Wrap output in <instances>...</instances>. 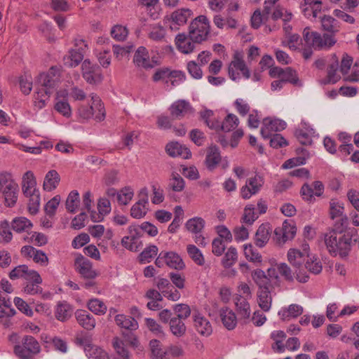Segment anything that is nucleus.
Wrapping results in <instances>:
<instances>
[{
  "label": "nucleus",
  "instance_id": "nucleus-1",
  "mask_svg": "<svg viewBox=\"0 0 359 359\" xmlns=\"http://www.w3.org/2000/svg\"><path fill=\"white\" fill-rule=\"evenodd\" d=\"M322 27L324 30L330 32L324 34L322 36L316 32H311L309 27H306L303 32V37L306 43L315 49L329 48L333 46L337 40L334 34L339 31V22L330 15H324L321 19Z\"/></svg>",
  "mask_w": 359,
  "mask_h": 359
},
{
  "label": "nucleus",
  "instance_id": "nucleus-2",
  "mask_svg": "<svg viewBox=\"0 0 359 359\" xmlns=\"http://www.w3.org/2000/svg\"><path fill=\"white\" fill-rule=\"evenodd\" d=\"M60 79V69L52 67L46 73L40 74L37 82L38 86L34 94V106L40 109L46 106L50 95L54 92Z\"/></svg>",
  "mask_w": 359,
  "mask_h": 359
},
{
  "label": "nucleus",
  "instance_id": "nucleus-3",
  "mask_svg": "<svg viewBox=\"0 0 359 359\" xmlns=\"http://www.w3.org/2000/svg\"><path fill=\"white\" fill-rule=\"evenodd\" d=\"M324 241L330 255L348 256L352 245V233L344 232L343 226L335 223L334 228L325 233Z\"/></svg>",
  "mask_w": 359,
  "mask_h": 359
},
{
  "label": "nucleus",
  "instance_id": "nucleus-4",
  "mask_svg": "<svg viewBox=\"0 0 359 359\" xmlns=\"http://www.w3.org/2000/svg\"><path fill=\"white\" fill-rule=\"evenodd\" d=\"M18 185L8 172L0 173V194L7 206H13L18 199Z\"/></svg>",
  "mask_w": 359,
  "mask_h": 359
},
{
  "label": "nucleus",
  "instance_id": "nucleus-5",
  "mask_svg": "<svg viewBox=\"0 0 359 359\" xmlns=\"http://www.w3.org/2000/svg\"><path fill=\"white\" fill-rule=\"evenodd\" d=\"M210 32V25L205 15H201L194 18L189 25V34L195 42L201 43L208 40Z\"/></svg>",
  "mask_w": 359,
  "mask_h": 359
},
{
  "label": "nucleus",
  "instance_id": "nucleus-6",
  "mask_svg": "<svg viewBox=\"0 0 359 359\" xmlns=\"http://www.w3.org/2000/svg\"><path fill=\"white\" fill-rule=\"evenodd\" d=\"M36 182L34 173L32 171H27L22 176V190L25 196L31 197L29 204V209L32 213H36L39 205V195L36 189Z\"/></svg>",
  "mask_w": 359,
  "mask_h": 359
},
{
  "label": "nucleus",
  "instance_id": "nucleus-7",
  "mask_svg": "<svg viewBox=\"0 0 359 359\" xmlns=\"http://www.w3.org/2000/svg\"><path fill=\"white\" fill-rule=\"evenodd\" d=\"M123 339L115 337L112 339V346L116 354L121 359H130V354L128 349V345L133 348L139 346V341L136 335L133 332L126 334L123 332Z\"/></svg>",
  "mask_w": 359,
  "mask_h": 359
},
{
  "label": "nucleus",
  "instance_id": "nucleus-8",
  "mask_svg": "<svg viewBox=\"0 0 359 359\" xmlns=\"http://www.w3.org/2000/svg\"><path fill=\"white\" fill-rule=\"evenodd\" d=\"M40 351L39 343L29 335H26L22 338L21 344L14 346V353L19 359H34V357Z\"/></svg>",
  "mask_w": 359,
  "mask_h": 359
},
{
  "label": "nucleus",
  "instance_id": "nucleus-9",
  "mask_svg": "<svg viewBox=\"0 0 359 359\" xmlns=\"http://www.w3.org/2000/svg\"><path fill=\"white\" fill-rule=\"evenodd\" d=\"M307 255L297 249H290L287 252L289 262L295 268L296 278L300 283H306L309 276L303 267Z\"/></svg>",
  "mask_w": 359,
  "mask_h": 359
},
{
  "label": "nucleus",
  "instance_id": "nucleus-10",
  "mask_svg": "<svg viewBox=\"0 0 359 359\" xmlns=\"http://www.w3.org/2000/svg\"><path fill=\"white\" fill-rule=\"evenodd\" d=\"M297 232V227L292 220H285L282 226L274 230L273 239L278 245H283L287 241L293 239Z\"/></svg>",
  "mask_w": 359,
  "mask_h": 359
},
{
  "label": "nucleus",
  "instance_id": "nucleus-11",
  "mask_svg": "<svg viewBox=\"0 0 359 359\" xmlns=\"http://www.w3.org/2000/svg\"><path fill=\"white\" fill-rule=\"evenodd\" d=\"M81 72L83 78L89 84L101 83L103 79L100 67L95 64H93L88 59L84 60L82 62Z\"/></svg>",
  "mask_w": 359,
  "mask_h": 359
},
{
  "label": "nucleus",
  "instance_id": "nucleus-12",
  "mask_svg": "<svg viewBox=\"0 0 359 359\" xmlns=\"http://www.w3.org/2000/svg\"><path fill=\"white\" fill-rule=\"evenodd\" d=\"M75 48L71 49L68 55L64 57L65 65L69 67H75L83 60L87 45L82 39L75 41Z\"/></svg>",
  "mask_w": 359,
  "mask_h": 359
},
{
  "label": "nucleus",
  "instance_id": "nucleus-13",
  "mask_svg": "<svg viewBox=\"0 0 359 359\" xmlns=\"http://www.w3.org/2000/svg\"><path fill=\"white\" fill-rule=\"evenodd\" d=\"M236 71H240L245 79H249L250 76V71L243 60V55L238 52L234 54L229 67V75L234 81L239 77V73Z\"/></svg>",
  "mask_w": 359,
  "mask_h": 359
},
{
  "label": "nucleus",
  "instance_id": "nucleus-14",
  "mask_svg": "<svg viewBox=\"0 0 359 359\" xmlns=\"http://www.w3.org/2000/svg\"><path fill=\"white\" fill-rule=\"evenodd\" d=\"M193 13L189 8H180L173 11L170 16H166L165 20L170 22V29L177 31L181 26L184 25Z\"/></svg>",
  "mask_w": 359,
  "mask_h": 359
},
{
  "label": "nucleus",
  "instance_id": "nucleus-15",
  "mask_svg": "<svg viewBox=\"0 0 359 359\" xmlns=\"http://www.w3.org/2000/svg\"><path fill=\"white\" fill-rule=\"evenodd\" d=\"M76 271L85 279H94L97 273L93 269L92 263L82 255H79L74 261Z\"/></svg>",
  "mask_w": 359,
  "mask_h": 359
},
{
  "label": "nucleus",
  "instance_id": "nucleus-16",
  "mask_svg": "<svg viewBox=\"0 0 359 359\" xmlns=\"http://www.w3.org/2000/svg\"><path fill=\"white\" fill-rule=\"evenodd\" d=\"M175 42L177 50L184 54L191 53L196 49V46L201 44V43L195 42L189 34L184 33L178 34L175 37Z\"/></svg>",
  "mask_w": 359,
  "mask_h": 359
},
{
  "label": "nucleus",
  "instance_id": "nucleus-17",
  "mask_svg": "<svg viewBox=\"0 0 359 359\" xmlns=\"http://www.w3.org/2000/svg\"><path fill=\"white\" fill-rule=\"evenodd\" d=\"M172 119L180 120L187 114L193 113L190 103L184 100L175 102L169 108Z\"/></svg>",
  "mask_w": 359,
  "mask_h": 359
},
{
  "label": "nucleus",
  "instance_id": "nucleus-18",
  "mask_svg": "<svg viewBox=\"0 0 359 359\" xmlns=\"http://www.w3.org/2000/svg\"><path fill=\"white\" fill-rule=\"evenodd\" d=\"M286 123L280 119H271L265 118L263 120V127L261 129V135L264 139H269L272 132L281 131L285 128Z\"/></svg>",
  "mask_w": 359,
  "mask_h": 359
},
{
  "label": "nucleus",
  "instance_id": "nucleus-19",
  "mask_svg": "<svg viewBox=\"0 0 359 359\" xmlns=\"http://www.w3.org/2000/svg\"><path fill=\"white\" fill-rule=\"evenodd\" d=\"M138 201L136 202L130 209L131 217L136 219L144 217L147 212V208H146V205L148 204V195L147 189H142L138 195Z\"/></svg>",
  "mask_w": 359,
  "mask_h": 359
},
{
  "label": "nucleus",
  "instance_id": "nucleus-20",
  "mask_svg": "<svg viewBox=\"0 0 359 359\" xmlns=\"http://www.w3.org/2000/svg\"><path fill=\"white\" fill-rule=\"evenodd\" d=\"M21 254L25 257L32 258L35 263L41 266H45L48 264V258L46 253L31 245L23 246L21 249Z\"/></svg>",
  "mask_w": 359,
  "mask_h": 359
},
{
  "label": "nucleus",
  "instance_id": "nucleus-21",
  "mask_svg": "<svg viewBox=\"0 0 359 359\" xmlns=\"http://www.w3.org/2000/svg\"><path fill=\"white\" fill-rule=\"evenodd\" d=\"M128 236H124L121 243H126L128 241H130L131 243L128 245V250L131 252H137L142 245L141 241H139L141 237V231L138 226H130L128 228Z\"/></svg>",
  "mask_w": 359,
  "mask_h": 359
},
{
  "label": "nucleus",
  "instance_id": "nucleus-22",
  "mask_svg": "<svg viewBox=\"0 0 359 359\" xmlns=\"http://www.w3.org/2000/svg\"><path fill=\"white\" fill-rule=\"evenodd\" d=\"M344 210L343 203H339L336 199H331L330 202V217L332 219L339 218V222L336 223H338L339 226H344L348 222L346 215H344Z\"/></svg>",
  "mask_w": 359,
  "mask_h": 359
},
{
  "label": "nucleus",
  "instance_id": "nucleus-23",
  "mask_svg": "<svg viewBox=\"0 0 359 359\" xmlns=\"http://www.w3.org/2000/svg\"><path fill=\"white\" fill-rule=\"evenodd\" d=\"M133 62L136 66L146 69H151L154 67V61L149 58V52L144 46H140L135 51Z\"/></svg>",
  "mask_w": 359,
  "mask_h": 359
},
{
  "label": "nucleus",
  "instance_id": "nucleus-24",
  "mask_svg": "<svg viewBox=\"0 0 359 359\" xmlns=\"http://www.w3.org/2000/svg\"><path fill=\"white\" fill-rule=\"evenodd\" d=\"M301 8L305 17L316 18L321 11L322 3L318 0H304Z\"/></svg>",
  "mask_w": 359,
  "mask_h": 359
},
{
  "label": "nucleus",
  "instance_id": "nucleus-25",
  "mask_svg": "<svg viewBox=\"0 0 359 359\" xmlns=\"http://www.w3.org/2000/svg\"><path fill=\"white\" fill-rule=\"evenodd\" d=\"M222 161V156L219 148L212 145L208 148L205 163L209 170H215Z\"/></svg>",
  "mask_w": 359,
  "mask_h": 359
},
{
  "label": "nucleus",
  "instance_id": "nucleus-26",
  "mask_svg": "<svg viewBox=\"0 0 359 359\" xmlns=\"http://www.w3.org/2000/svg\"><path fill=\"white\" fill-rule=\"evenodd\" d=\"M165 150L168 154L172 157L180 156L184 159H188L191 156L190 150L178 142L168 143L165 147Z\"/></svg>",
  "mask_w": 359,
  "mask_h": 359
},
{
  "label": "nucleus",
  "instance_id": "nucleus-27",
  "mask_svg": "<svg viewBox=\"0 0 359 359\" xmlns=\"http://www.w3.org/2000/svg\"><path fill=\"white\" fill-rule=\"evenodd\" d=\"M333 62L329 65L327 67V75L326 78L320 80V83L322 85H327L329 83H335L340 79V75L337 74V72L339 67L338 59L335 55L332 56Z\"/></svg>",
  "mask_w": 359,
  "mask_h": 359
},
{
  "label": "nucleus",
  "instance_id": "nucleus-28",
  "mask_svg": "<svg viewBox=\"0 0 359 359\" xmlns=\"http://www.w3.org/2000/svg\"><path fill=\"white\" fill-rule=\"evenodd\" d=\"M116 325L122 330H129L130 332L138 328L137 319L133 316H116Z\"/></svg>",
  "mask_w": 359,
  "mask_h": 359
},
{
  "label": "nucleus",
  "instance_id": "nucleus-29",
  "mask_svg": "<svg viewBox=\"0 0 359 359\" xmlns=\"http://www.w3.org/2000/svg\"><path fill=\"white\" fill-rule=\"evenodd\" d=\"M271 232V229L269 223L260 225L255 233V243L256 245L259 248L265 246L270 238Z\"/></svg>",
  "mask_w": 359,
  "mask_h": 359
},
{
  "label": "nucleus",
  "instance_id": "nucleus-30",
  "mask_svg": "<svg viewBox=\"0 0 359 359\" xmlns=\"http://www.w3.org/2000/svg\"><path fill=\"white\" fill-rule=\"evenodd\" d=\"M91 101L92 103L88 107L94 112L95 119L97 121H103L105 118V109L100 98L97 95L92 94Z\"/></svg>",
  "mask_w": 359,
  "mask_h": 359
},
{
  "label": "nucleus",
  "instance_id": "nucleus-31",
  "mask_svg": "<svg viewBox=\"0 0 359 359\" xmlns=\"http://www.w3.org/2000/svg\"><path fill=\"white\" fill-rule=\"evenodd\" d=\"M60 182V176L55 170H49L44 178L43 187L45 191H50L57 188Z\"/></svg>",
  "mask_w": 359,
  "mask_h": 359
},
{
  "label": "nucleus",
  "instance_id": "nucleus-32",
  "mask_svg": "<svg viewBox=\"0 0 359 359\" xmlns=\"http://www.w3.org/2000/svg\"><path fill=\"white\" fill-rule=\"evenodd\" d=\"M194 326L201 335L209 336L212 333V327L209 320L203 316H194Z\"/></svg>",
  "mask_w": 359,
  "mask_h": 359
},
{
  "label": "nucleus",
  "instance_id": "nucleus-33",
  "mask_svg": "<svg viewBox=\"0 0 359 359\" xmlns=\"http://www.w3.org/2000/svg\"><path fill=\"white\" fill-rule=\"evenodd\" d=\"M188 316H177L170 320V329L172 333L177 337L182 336L186 332V326L183 320Z\"/></svg>",
  "mask_w": 359,
  "mask_h": 359
},
{
  "label": "nucleus",
  "instance_id": "nucleus-34",
  "mask_svg": "<svg viewBox=\"0 0 359 359\" xmlns=\"http://www.w3.org/2000/svg\"><path fill=\"white\" fill-rule=\"evenodd\" d=\"M165 264L176 270H182L185 264L181 257L176 252L170 251L165 252Z\"/></svg>",
  "mask_w": 359,
  "mask_h": 359
},
{
  "label": "nucleus",
  "instance_id": "nucleus-35",
  "mask_svg": "<svg viewBox=\"0 0 359 359\" xmlns=\"http://www.w3.org/2000/svg\"><path fill=\"white\" fill-rule=\"evenodd\" d=\"M313 133L314 130L310 127H307L306 123H304L303 128L297 129L294 133L298 141L303 145L311 144V135Z\"/></svg>",
  "mask_w": 359,
  "mask_h": 359
},
{
  "label": "nucleus",
  "instance_id": "nucleus-36",
  "mask_svg": "<svg viewBox=\"0 0 359 359\" xmlns=\"http://www.w3.org/2000/svg\"><path fill=\"white\" fill-rule=\"evenodd\" d=\"M258 304L259 307L264 312L269 311L271 306V296L270 292V287H264L258 290Z\"/></svg>",
  "mask_w": 359,
  "mask_h": 359
},
{
  "label": "nucleus",
  "instance_id": "nucleus-37",
  "mask_svg": "<svg viewBox=\"0 0 359 359\" xmlns=\"http://www.w3.org/2000/svg\"><path fill=\"white\" fill-rule=\"evenodd\" d=\"M271 339L274 341L271 345V348L277 353H283L285 351V345L283 341L286 338V334L282 330H276L271 332Z\"/></svg>",
  "mask_w": 359,
  "mask_h": 359
},
{
  "label": "nucleus",
  "instance_id": "nucleus-38",
  "mask_svg": "<svg viewBox=\"0 0 359 359\" xmlns=\"http://www.w3.org/2000/svg\"><path fill=\"white\" fill-rule=\"evenodd\" d=\"M252 278L256 284L259 286V290L264 287H271V281L269 278L262 269H257L252 272Z\"/></svg>",
  "mask_w": 359,
  "mask_h": 359
},
{
  "label": "nucleus",
  "instance_id": "nucleus-39",
  "mask_svg": "<svg viewBox=\"0 0 359 359\" xmlns=\"http://www.w3.org/2000/svg\"><path fill=\"white\" fill-rule=\"evenodd\" d=\"M149 346L153 359H170L168 351L161 348V344L158 340H151Z\"/></svg>",
  "mask_w": 359,
  "mask_h": 359
},
{
  "label": "nucleus",
  "instance_id": "nucleus-40",
  "mask_svg": "<svg viewBox=\"0 0 359 359\" xmlns=\"http://www.w3.org/2000/svg\"><path fill=\"white\" fill-rule=\"evenodd\" d=\"M74 342L77 346H82L84 352H87V349L93 348L95 344H93L92 336L86 332H81L76 335Z\"/></svg>",
  "mask_w": 359,
  "mask_h": 359
},
{
  "label": "nucleus",
  "instance_id": "nucleus-41",
  "mask_svg": "<svg viewBox=\"0 0 359 359\" xmlns=\"http://www.w3.org/2000/svg\"><path fill=\"white\" fill-rule=\"evenodd\" d=\"M205 224V220L202 217H195L189 219L186 222L185 226L189 231L196 234L201 232Z\"/></svg>",
  "mask_w": 359,
  "mask_h": 359
},
{
  "label": "nucleus",
  "instance_id": "nucleus-42",
  "mask_svg": "<svg viewBox=\"0 0 359 359\" xmlns=\"http://www.w3.org/2000/svg\"><path fill=\"white\" fill-rule=\"evenodd\" d=\"M168 186L173 191L180 192L184 189L185 182L179 173L172 172L169 179Z\"/></svg>",
  "mask_w": 359,
  "mask_h": 359
},
{
  "label": "nucleus",
  "instance_id": "nucleus-43",
  "mask_svg": "<svg viewBox=\"0 0 359 359\" xmlns=\"http://www.w3.org/2000/svg\"><path fill=\"white\" fill-rule=\"evenodd\" d=\"M32 227V222L26 217H17L14 219L12 222V229L18 233L27 231Z\"/></svg>",
  "mask_w": 359,
  "mask_h": 359
},
{
  "label": "nucleus",
  "instance_id": "nucleus-44",
  "mask_svg": "<svg viewBox=\"0 0 359 359\" xmlns=\"http://www.w3.org/2000/svg\"><path fill=\"white\" fill-rule=\"evenodd\" d=\"M187 250L189 256L198 266H203L205 264V259L201 250L194 245H188Z\"/></svg>",
  "mask_w": 359,
  "mask_h": 359
},
{
  "label": "nucleus",
  "instance_id": "nucleus-45",
  "mask_svg": "<svg viewBox=\"0 0 359 359\" xmlns=\"http://www.w3.org/2000/svg\"><path fill=\"white\" fill-rule=\"evenodd\" d=\"M239 120L238 117L233 114H229L224 121L221 122V131L227 133L234 129L238 126Z\"/></svg>",
  "mask_w": 359,
  "mask_h": 359
},
{
  "label": "nucleus",
  "instance_id": "nucleus-46",
  "mask_svg": "<svg viewBox=\"0 0 359 359\" xmlns=\"http://www.w3.org/2000/svg\"><path fill=\"white\" fill-rule=\"evenodd\" d=\"M237 259L238 253L236 249L233 247H230L222 260V264L224 268L228 269L231 267L236 262Z\"/></svg>",
  "mask_w": 359,
  "mask_h": 359
},
{
  "label": "nucleus",
  "instance_id": "nucleus-47",
  "mask_svg": "<svg viewBox=\"0 0 359 359\" xmlns=\"http://www.w3.org/2000/svg\"><path fill=\"white\" fill-rule=\"evenodd\" d=\"M80 204L79 194L77 191H72L67 200H66V208L68 212L74 213L76 212Z\"/></svg>",
  "mask_w": 359,
  "mask_h": 359
},
{
  "label": "nucleus",
  "instance_id": "nucleus-48",
  "mask_svg": "<svg viewBox=\"0 0 359 359\" xmlns=\"http://www.w3.org/2000/svg\"><path fill=\"white\" fill-rule=\"evenodd\" d=\"M180 76V72L170 71L168 68H162L156 71L153 75V80L158 81L167 78H177Z\"/></svg>",
  "mask_w": 359,
  "mask_h": 359
},
{
  "label": "nucleus",
  "instance_id": "nucleus-49",
  "mask_svg": "<svg viewBox=\"0 0 359 359\" xmlns=\"http://www.w3.org/2000/svg\"><path fill=\"white\" fill-rule=\"evenodd\" d=\"M244 255L245 258L250 262L260 263L262 261V255L251 244L245 245L244 246Z\"/></svg>",
  "mask_w": 359,
  "mask_h": 359
},
{
  "label": "nucleus",
  "instance_id": "nucleus-50",
  "mask_svg": "<svg viewBox=\"0 0 359 359\" xmlns=\"http://www.w3.org/2000/svg\"><path fill=\"white\" fill-rule=\"evenodd\" d=\"M158 249L156 245H151L146 248L140 254L139 262L142 264L145 262H149L150 260L154 258L158 253Z\"/></svg>",
  "mask_w": 359,
  "mask_h": 359
},
{
  "label": "nucleus",
  "instance_id": "nucleus-51",
  "mask_svg": "<svg viewBox=\"0 0 359 359\" xmlns=\"http://www.w3.org/2000/svg\"><path fill=\"white\" fill-rule=\"evenodd\" d=\"M88 359H110L108 353L101 347L95 345L85 353Z\"/></svg>",
  "mask_w": 359,
  "mask_h": 359
},
{
  "label": "nucleus",
  "instance_id": "nucleus-52",
  "mask_svg": "<svg viewBox=\"0 0 359 359\" xmlns=\"http://www.w3.org/2000/svg\"><path fill=\"white\" fill-rule=\"evenodd\" d=\"M281 79L284 83L289 82L294 86H301L296 71L291 67H286L283 69Z\"/></svg>",
  "mask_w": 359,
  "mask_h": 359
},
{
  "label": "nucleus",
  "instance_id": "nucleus-53",
  "mask_svg": "<svg viewBox=\"0 0 359 359\" xmlns=\"http://www.w3.org/2000/svg\"><path fill=\"white\" fill-rule=\"evenodd\" d=\"M88 309L94 314H104L107 311L106 305L97 299H93L88 303Z\"/></svg>",
  "mask_w": 359,
  "mask_h": 359
},
{
  "label": "nucleus",
  "instance_id": "nucleus-54",
  "mask_svg": "<svg viewBox=\"0 0 359 359\" xmlns=\"http://www.w3.org/2000/svg\"><path fill=\"white\" fill-rule=\"evenodd\" d=\"M257 218L258 215L255 211V206L253 205H246L242 217L243 222L246 224L251 225Z\"/></svg>",
  "mask_w": 359,
  "mask_h": 359
},
{
  "label": "nucleus",
  "instance_id": "nucleus-55",
  "mask_svg": "<svg viewBox=\"0 0 359 359\" xmlns=\"http://www.w3.org/2000/svg\"><path fill=\"white\" fill-rule=\"evenodd\" d=\"M134 193L129 187L122 189L118 194H117V201L121 205H127L133 198Z\"/></svg>",
  "mask_w": 359,
  "mask_h": 359
},
{
  "label": "nucleus",
  "instance_id": "nucleus-56",
  "mask_svg": "<svg viewBox=\"0 0 359 359\" xmlns=\"http://www.w3.org/2000/svg\"><path fill=\"white\" fill-rule=\"evenodd\" d=\"M128 34L126 27L121 25H115L111 30V36L117 41H124Z\"/></svg>",
  "mask_w": 359,
  "mask_h": 359
},
{
  "label": "nucleus",
  "instance_id": "nucleus-57",
  "mask_svg": "<svg viewBox=\"0 0 359 359\" xmlns=\"http://www.w3.org/2000/svg\"><path fill=\"white\" fill-rule=\"evenodd\" d=\"M77 321L81 326L86 330H93L96 324L93 316H77Z\"/></svg>",
  "mask_w": 359,
  "mask_h": 359
},
{
  "label": "nucleus",
  "instance_id": "nucleus-58",
  "mask_svg": "<svg viewBox=\"0 0 359 359\" xmlns=\"http://www.w3.org/2000/svg\"><path fill=\"white\" fill-rule=\"evenodd\" d=\"M165 30L161 25L152 27L149 34V38L156 41H161L165 39Z\"/></svg>",
  "mask_w": 359,
  "mask_h": 359
},
{
  "label": "nucleus",
  "instance_id": "nucleus-59",
  "mask_svg": "<svg viewBox=\"0 0 359 359\" xmlns=\"http://www.w3.org/2000/svg\"><path fill=\"white\" fill-rule=\"evenodd\" d=\"M55 109L65 117H70L72 114L71 107L67 100H58L56 102Z\"/></svg>",
  "mask_w": 359,
  "mask_h": 359
},
{
  "label": "nucleus",
  "instance_id": "nucleus-60",
  "mask_svg": "<svg viewBox=\"0 0 359 359\" xmlns=\"http://www.w3.org/2000/svg\"><path fill=\"white\" fill-rule=\"evenodd\" d=\"M235 305L238 312L241 314H250V305L246 298L243 297H236L235 299Z\"/></svg>",
  "mask_w": 359,
  "mask_h": 359
},
{
  "label": "nucleus",
  "instance_id": "nucleus-61",
  "mask_svg": "<svg viewBox=\"0 0 359 359\" xmlns=\"http://www.w3.org/2000/svg\"><path fill=\"white\" fill-rule=\"evenodd\" d=\"M0 236L2 237L6 243H8L12 240L13 235L10 230L9 223L6 220L0 222Z\"/></svg>",
  "mask_w": 359,
  "mask_h": 359
},
{
  "label": "nucleus",
  "instance_id": "nucleus-62",
  "mask_svg": "<svg viewBox=\"0 0 359 359\" xmlns=\"http://www.w3.org/2000/svg\"><path fill=\"white\" fill-rule=\"evenodd\" d=\"M246 183L252 188V190H253L252 194H257L263 186L264 180L260 175H256L255 177L248 179Z\"/></svg>",
  "mask_w": 359,
  "mask_h": 359
},
{
  "label": "nucleus",
  "instance_id": "nucleus-63",
  "mask_svg": "<svg viewBox=\"0 0 359 359\" xmlns=\"http://www.w3.org/2000/svg\"><path fill=\"white\" fill-rule=\"evenodd\" d=\"M60 202V196L59 195H56L51 198L45 205V211L46 214L50 216L54 215Z\"/></svg>",
  "mask_w": 359,
  "mask_h": 359
},
{
  "label": "nucleus",
  "instance_id": "nucleus-64",
  "mask_svg": "<svg viewBox=\"0 0 359 359\" xmlns=\"http://www.w3.org/2000/svg\"><path fill=\"white\" fill-rule=\"evenodd\" d=\"M189 137L197 146H202L206 139L203 132L199 129H193L189 133Z\"/></svg>",
  "mask_w": 359,
  "mask_h": 359
}]
</instances>
